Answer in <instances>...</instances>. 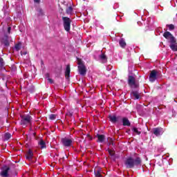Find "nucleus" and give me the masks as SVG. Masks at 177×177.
<instances>
[{"instance_id":"nucleus-1","label":"nucleus","mask_w":177,"mask_h":177,"mask_svg":"<svg viewBox=\"0 0 177 177\" xmlns=\"http://www.w3.org/2000/svg\"><path fill=\"white\" fill-rule=\"evenodd\" d=\"M163 37H165V38L167 39L168 42H169L171 50H174V52H177L176 39L174 35H172V34H171L169 32H165L163 34Z\"/></svg>"},{"instance_id":"nucleus-2","label":"nucleus","mask_w":177,"mask_h":177,"mask_svg":"<svg viewBox=\"0 0 177 177\" xmlns=\"http://www.w3.org/2000/svg\"><path fill=\"white\" fill-rule=\"evenodd\" d=\"M141 160L139 157H136V158H129L125 162L127 168H133L134 165H139L140 164Z\"/></svg>"},{"instance_id":"nucleus-3","label":"nucleus","mask_w":177,"mask_h":177,"mask_svg":"<svg viewBox=\"0 0 177 177\" xmlns=\"http://www.w3.org/2000/svg\"><path fill=\"white\" fill-rule=\"evenodd\" d=\"M77 64L80 74L81 75H85L86 74V68L81 59L77 58Z\"/></svg>"},{"instance_id":"nucleus-4","label":"nucleus","mask_w":177,"mask_h":177,"mask_svg":"<svg viewBox=\"0 0 177 177\" xmlns=\"http://www.w3.org/2000/svg\"><path fill=\"white\" fill-rule=\"evenodd\" d=\"M62 19L64 21V28L65 31H67V32L70 31V27L71 26V20L70 19V18L66 17H64Z\"/></svg>"},{"instance_id":"nucleus-5","label":"nucleus","mask_w":177,"mask_h":177,"mask_svg":"<svg viewBox=\"0 0 177 177\" xmlns=\"http://www.w3.org/2000/svg\"><path fill=\"white\" fill-rule=\"evenodd\" d=\"M32 120V118L30 115H25L22 117V119L21 120V124L23 125V127H26V125H28L29 124H31V121Z\"/></svg>"},{"instance_id":"nucleus-6","label":"nucleus","mask_w":177,"mask_h":177,"mask_svg":"<svg viewBox=\"0 0 177 177\" xmlns=\"http://www.w3.org/2000/svg\"><path fill=\"white\" fill-rule=\"evenodd\" d=\"M10 171V168L8 166H4L1 169V175L3 177H8L9 176V171Z\"/></svg>"},{"instance_id":"nucleus-7","label":"nucleus","mask_w":177,"mask_h":177,"mask_svg":"<svg viewBox=\"0 0 177 177\" xmlns=\"http://www.w3.org/2000/svg\"><path fill=\"white\" fill-rule=\"evenodd\" d=\"M157 80V72L156 70L151 71L149 75V81L150 82H154Z\"/></svg>"},{"instance_id":"nucleus-8","label":"nucleus","mask_w":177,"mask_h":177,"mask_svg":"<svg viewBox=\"0 0 177 177\" xmlns=\"http://www.w3.org/2000/svg\"><path fill=\"white\" fill-rule=\"evenodd\" d=\"M153 132L156 136H160L164 133V130H162V128H154Z\"/></svg>"},{"instance_id":"nucleus-9","label":"nucleus","mask_w":177,"mask_h":177,"mask_svg":"<svg viewBox=\"0 0 177 177\" xmlns=\"http://www.w3.org/2000/svg\"><path fill=\"white\" fill-rule=\"evenodd\" d=\"M129 84L133 88H136L138 86L136 82H135V77L133 76L129 77Z\"/></svg>"},{"instance_id":"nucleus-10","label":"nucleus","mask_w":177,"mask_h":177,"mask_svg":"<svg viewBox=\"0 0 177 177\" xmlns=\"http://www.w3.org/2000/svg\"><path fill=\"white\" fill-rule=\"evenodd\" d=\"M62 142L64 146H66V147L71 146V144L73 143V140L68 138H63L62 140Z\"/></svg>"},{"instance_id":"nucleus-11","label":"nucleus","mask_w":177,"mask_h":177,"mask_svg":"<svg viewBox=\"0 0 177 177\" xmlns=\"http://www.w3.org/2000/svg\"><path fill=\"white\" fill-rule=\"evenodd\" d=\"M34 156V153H32V150H29L28 153H26V158L29 160L31 161L32 160V157Z\"/></svg>"},{"instance_id":"nucleus-12","label":"nucleus","mask_w":177,"mask_h":177,"mask_svg":"<svg viewBox=\"0 0 177 177\" xmlns=\"http://www.w3.org/2000/svg\"><path fill=\"white\" fill-rule=\"evenodd\" d=\"M131 97L134 99L138 100L140 98V94H139L138 91H133L131 93Z\"/></svg>"},{"instance_id":"nucleus-13","label":"nucleus","mask_w":177,"mask_h":177,"mask_svg":"<svg viewBox=\"0 0 177 177\" xmlns=\"http://www.w3.org/2000/svg\"><path fill=\"white\" fill-rule=\"evenodd\" d=\"M100 60H101L103 63L107 62V57L104 54H101L100 55Z\"/></svg>"},{"instance_id":"nucleus-14","label":"nucleus","mask_w":177,"mask_h":177,"mask_svg":"<svg viewBox=\"0 0 177 177\" xmlns=\"http://www.w3.org/2000/svg\"><path fill=\"white\" fill-rule=\"evenodd\" d=\"M70 66L68 65L66 66V71H65V76H66V78H68V77H70Z\"/></svg>"},{"instance_id":"nucleus-15","label":"nucleus","mask_w":177,"mask_h":177,"mask_svg":"<svg viewBox=\"0 0 177 177\" xmlns=\"http://www.w3.org/2000/svg\"><path fill=\"white\" fill-rule=\"evenodd\" d=\"M119 44L121 48H125V46H127V43L125 42V40H124V39H120L119 41Z\"/></svg>"},{"instance_id":"nucleus-16","label":"nucleus","mask_w":177,"mask_h":177,"mask_svg":"<svg viewBox=\"0 0 177 177\" xmlns=\"http://www.w3.org/2000/svg\"><path fill=\"white\" fill-rule=\"evenodd\" d=\"M8 39H9V38L6 37V39L1 40V42L4 44V46H9V41Z\"/></svg>"},{"instance_id":"nucleus-17","label":"nucleus","mask_w":177,"mask_h":177,"mask_svg":"<svg viewBox=\"0 0 177 177\" xmlns=\"http://www.w3.org/2000/svg\"><path fill=\"white\" fill-rule=\"evenodd\" d=\"M122 121H123V125H124V126L131 125V123L129 122V120L127 118H124Z\"/></svg>"},{"instance_id":"nucleus-18","label":"nucleus","mask_w":177,"mask_h":177,"mask_svg":"<svg viewBox=\"0 0 177 177\" xmlns=\"http://www.w3.org/2000/svg\"><path fill=\"white\" fill-rule=\"evenodd\" d=\"M98 142L102 143L104 141V135H97Z\"/></svg>"},{"instance_id":"nucleus-19","label":"nucleus","mask_w":177,"mask_h":177,"mask_svg":"<svg viewBox=\"0 0 177 177\" xmlns=\"http://www.w3.org/2000/svg\"><path fill=\"white\" fill-rule=\"evenodd\" d=\"M109 120L111 122H117V117H115V115L109 116Z\"/></svg>"},{"instance_id":"nucleus-20","label":"nucleus","mask_w":177,"mask_h":177,"mask_svg":"<svg viewBox=\"0 0 177 177\" xmlns=\"http://www.w3.org/2000/svg\"><path fill=\"white\" fill-rule=\"evenodd\" d=\"M133 132L134 133H136V135H140V131H139V129L136 128V127H133L132 129Z\"/></svg>"},{"instance_id":"nucleus-21","label":"nucleus","mask_w":177,"mask_h":177,"mask_svg":"<svg viewBox=\"0 0 177 177\" xmlns=\"http://www.w3.org/2000/svg\"><path fill=\"white\" fill-rule=\"evenodd\" d=\"M39 146H40V147L41 148V149H45V147H46V144H45V142H44V140H40L39 142Z\"/></svg>"},{"instance_id":"nucleus-22","label":"nucleus","mask_w":177,"mask_h":177,"mask_svg":"<svg viewBox=\"0 0 177 177\" xmlns=\"http://www.w3.org/2000/svg\"><path fill=\"white\" fill-rule=\"evenodd\" d=\"M12 138V134L11 133H6L5 135H4V138L6 139V140H9V139Z\"/></svg>"},{"instance_id":"nucleus-23","label":"nucleus","mask_w":177,"mask_h":177,"mask_svg":"<svg viewBox=\"0 0 177 177\" xmlns=\"http://www.w3.org/2000/svg\"><path fill=\"white\" fill-rule=\"evenodd\" d=\"M66 13H68V15H71V13H73V8L72 7H68L66 9Z\"/></svg>"},{"instance_id":"nucleus-24","label":"nucleus","mask_w":177,"mask_h":177,"mask_svg":"<svg viewBox=\"0 0 177 177\" xmlns=\"http://www.w3.org/2000/svg\"><path fill=\"white\" fill-rule=\"evenodd\" d=\"M21 48V44L19 43L18 44L15 45V50L19 51Z\"/></svg>"},{"instance_id":"nucleus-25","label":"nucleus","mask_w":177,"mask_h":177,"mask_svg":"<svg viewBox=\"0 0 177 177\" xmlns=\"http://www.w3.org/2000/svg\"><path fill=\"white\" fill-rule=\"evenodd\" d=\"M167 27L169 28V31H172V30H174L175 26L173 24L167 25Z\"/></svg>"},{"instance_id":"nucleus-26","label":"nucleus","mask_w":177,"mask_h":177,"mask_svg":"<svg viewBox=\"0 0 177 177\" xmlns=\"http://www.w3.org/2000/svg\"><path fill=\"white\" fill-rule=\"evenodd\" d=\"M49 118H50V120H56V115H55V114H51V115H49Z\"/></svg>"},{"instance_id":"nucleus-27","label":"nucleus","mask_w":177,"mask_h":177,"mask_svg":"<svg viewBox=\"0 0 177 177\" xmlns=\"http://www.w3.org/2000/svg\"><path fill=\"white\" fill-rule=\"evenodd\" d=\"M3 59L0 57V67H3Z\"/></svg>"},{"instance_id":"nucleus-28","label":"nucleus","mask_w":177,"mask_h":177,"mask_svg":"<svg viewBox=\"0 0 177 177\" xmlns=\"http://www.w3.org/2000/svg\"><path fill=\"white\" fill-rule=\"evenodd\" d=\"M95 176L97 177H102V174H100V173H99V171L95 172Z\"/></svg>"},{"instance_id":"nucleus-29","label":"nucleus","mask_w":177,"mask_h":177,"mask_svg":"<svg viewBox=\"0 0 177 177\" xmlns=\"http://www.w3.org/2000/svg\"><path fill=\"white\" fill-rule=\"evenodd\" d=\"M47 81H48V82H50V84H53V80L52 79H50V78H48V79H47Z\"/></svg>"},{"instance_id":"nucleus-30","label":"nucleus","mask_w":177,"mask_h":177,"mask_svg":"<svg viewBox=\"0 0 177 177\" xmlns=\"http://www.w3.org/2000/svg\"><path fill=\"white\" fill-rule=\"evenodd\" d=\"M35 3H39L41 2V0H33Z\"/></svg>"},{"instance_id":"nucleus-31","label":"nucleus","mask_w":177,"mask_h":177,"mask_svg":"<svg viewBox=\"0 0 177 177\" xmlns=\"http://www.w3.org/2000/svg\"><path fill=\"white\" fill-rule=\"evenodd\" d=\"M109 154L111 156H114V153L113 151H109Z\"/></svg>"},{"instance_id":"nucleus-32","label":"nucleus","mask_w":177,"mask_h":177,"mask_svg":"<svg viewBox=\"0 0 177 177\" xmlns=\"http://www.w3.org/2000/svg\"><path fill=\"white\" fill-rule=\"evenodd\" d=\"M10 30H12V28L8 27V32H10Z\"/></svg>"},{"instance_id":"nucleus-33","label":"nucleus","mask_w":177,"mask_h":177,"mask_svg":"<svg viewBox=\"0 0 177 177\" xmlns=\"http://www.w3.org/2000/svg\"><path fill=\"white\" fill-rule=\"evenodd\" d=\"M110 140H111V143L109 145H113V139L111 138Z\"/></svg>"}]
</instances>
